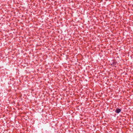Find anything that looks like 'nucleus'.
I'll list each match as a JSON object with an SVG mask.
<instances>
[{
	"mask_svg": "<svg viewBox=\"0 0 133 133\" xmlns=\"http://www.w3.org/2000/svg\"><path fill=\"white\" fill-rule=\"evenodd\" d=\"M117 63L115 61H114L112 62V65H116V64Z\"/></svg>",
	"mask_w": 133,
	"mask_h": 133,
	"instance_id": "2",
	"label": "nucleus"
},
{
	"mask_svg": "<svg viewBox=\"0 0 133 133\" xmlns=\"http://www.w3.org/2000/svg\"><path fill=\"white\" fill-rule=\"evenodd\" d=\"M121 109L119 108L117 109L115 111V112L117 114L119 113L121 111Z\"/></svg>",
	"mask_w": 133,
	"mask_h": 133,
	"instance_id": "1",
	"label": "nucleus"
}]
</instances>
